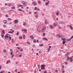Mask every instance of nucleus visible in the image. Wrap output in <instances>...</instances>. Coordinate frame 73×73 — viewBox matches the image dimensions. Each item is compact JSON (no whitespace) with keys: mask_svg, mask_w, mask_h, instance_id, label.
<instances>
[{"mask_svg":"<svg viewBox=\"0 0 73 73\" xmlns=\"http://www.w3.org/2000/svg\"><path fill=\"white\" fill-rule=\"evenodd\" d=\"M45 65L44 64L42 65L41 66V69H42V70L45 69Z\"/></svg>","mask_w":73,"mask_h":73,"instance_id":"1","label":"nucleus"},{"mask_svg":"<svg viewBox=\"0 0 73 73\" xmlns=\"http://www.w3.org/2000/svg\"><path fill=\"white\" fill-rule=\"evenodd\" d=\"M67 58H68V59L67 60V61H68L69 60H70L71 62H72V61H73V59H72V57H70V58H69V56H68Z\"/></svg>","mask_w":73,"mask_h":73,"instance_id":"2","label":"nucleus"},{"mask_svg":"<svg viewBox=\"0 0 73 73\" xmlns=\"http://www.w3.org/2000/svg\"><path fill=\"white\" fill-rule=\"evenodd\" d=\"M33 4L34 6L36 5H37V3L35 2H33L32 3Z\"/></svg>","mask_w":73,"mask_h":73,"instance_id":"3","label":"nucleus"},{"mask_svg":"<svg viewBox=\"0 0 73 73\" xmlns=\"http://www.w3.org/2000/svg\"><path fill=\"white\" fill-rule=\"evenodd\" d=\"M45 29H46V27H44L43 29H42V32H44V31H45Z\"/></svg>","mask_w":73,"mask_h":73,"instance_id":"4","label":"nucleus"},{"mask_svg":"<svg viewBox=\"0 0 73 73\" xmlns=\"http://www.w3.org/2000/svg\"><path fill=\"white\" fill-rule=\"evenodd\" d=\"M23 5L24 6H26V5H27V3H26L24 2H23Z\"/></svg>","mask_w":73,"mask_h":73,"instance_id":"5","label":"nucleus"},{"mask_svg":"<svg viewBox=\"0 0 73 73\" xmlns=\"http://www.w3.org/2000/svg\"><path fill=\"white\" fill-rule=\"evenodd\" d=\"M18 20H15V21H14V23H15V24H17V23H18Z\"/></svg>","mask_w":73,"mask_h":73,"instance_id":"6","label":"nucleus"},{"mask_svg":"<svg viewBox=\"0 0 73 73\" xmlns=\"http://www.w3.org/2000/svg\"><path fill=\"white\" fill-rule=\"evenodd\" d=\"M42 39L43 40H47V41H48V40L45 37L42 38Z\"/></svg>","mask_w":73,"mask_h":73,"instance_id":"7","label":"nucleus"},{"mask_svg":"<svg viewBox=\"0 0 73 73\" xmlns=\"http://www.w3.org/2000/svg\"><path fill=\"white\" fill-rule=\"evenodd\" d=\"M5 38L7 40L8 38V36L5 35Z\"/></svg>","mask_w":73,"mask_h":73,"instance_id":"8","label":"nucleus"},{"mask_svg":"<svg viewBox=\"0 0 73 73\" xmlns=\"http://www.w3.org/2000/svg\"><path fill=\"white\" fill-rule=\"evenodd\" d=\"M49 2H50V1H48V2L46 3L45 4L46 5H48V4H49Z\"/></svg>","mask_w":73,"mask_h":73,"instance_id":"9","label":"nucleus"},{"mask_svg":"<svg viewBox=\"0 0 73 73\" xmlns=\"http://www.w3.org/2000/svg\"><path fill=\"white\" fill-rule=\"evenodd\" d=\"M3 22L4 23L6 24L7 23V21L6 20H4L3 21Z\"/></svg>","mask_w":73,"mask_h":73,"instance_id":"10","label":"nucleus"},{"mask_svg":"<svg viewBox=\"0 0 73 73\" xmlns=\"http://www.w3.org/2000/svg\"><path fill=\"white\" fill-rule=\"evenodd\" d=\"M57 36L58 37H62V35H57Z\"/></svg>","mask_w":73,"mask_h":73,"instance_id":"11","label":"nucleus"},{"mask_svg":"<svg viewBox=\"0 0 73 73\" xmlns=\"http://www.w3.org/2000/svg\"><path fill=\"white\" fill-rule=\"evenodd\" d=\"M12 32L9 31L8 32V33H13V32H14V31L13 30H12Z\"/></svg>","mask_w":73,"mask_h":73,"instance_id":"12","label":"nucleus"},{"mask_svg":"<svg viewBox=\"0 0 73 73\" xmlns=\"http://www.w3.org/2000/svg\"><path fill=\"white\" fill-rule=\"evenodd\" d=\"M69 52H67V54H66L65 55V57H66V56H68V55H69Z\"/></svg>","mask_w":73,"mask_h":73,"instance_id":"13","label":"nucleus"},{"mask_svg":"<svg viewBox=\"0 0 73 73\" xmlns=\"http://www.w3.org/2000/svg\"><path fill=\"white\" fill-rule=\"evenodd\" d=\"M65 42H66V41L63 40V45H64V44H65Z\"/></svg>","mask_w":73,"mask_h":73,"instance_id":"14","label":"nucleus"},{"mask_svg":"<svg viewBox=\"0 0 73 73\" xmlns=\"http://www.w3.org/2000/svg\"><path fill=\"white\" fill-rule=\"evenodd\" d=\"M70 28L72 30L73 29V28L72 27V26H71V25L70 26Z\"/></svg>","mask_w":73,"mask_h":73,"instance_id":"15","label":"nucleus"},{"mask_svg":"<svg viewBox=\"0 0 73 73\" xmlns=\"http://www.w3.org/2000/svg\"><path fill=\"white\" fill-rule=\"evenodd\" d=\"M50 27L51 29H52L53 28V27L52 26V25H50Z\"/></svg>","mask_w":73,"mask_h":73,"instance_id":"16","label":"nucleus"},{"mask_svg":"<svg viewBox=\"0 0 73 73\" xmlns=\"http://www.w3.org/2000/svg\"><path fill=\"white\" fill-rule=\"evenodd\" d=\"M73 38V35H72V37H71V38H70V40H69V41H70V40H71V39H72V38Z\"/></svg>","mask_w":73,"mask_h":73,"instance_id":"17","label":"nucleus"},{"mask_svg":"<svg viewBox=\"0 0 73 73\" xmlns=\"http://www.w3.org/2000/svg\"><path fill=\"white\" fill-rule=\"evenodd\" d=\"M9 38L10 40H11V39H12V38H11V35L9 36Z\"/></svg>","mask_w":73,"mask_h":73,"instance_id":"18","label":"nucleus"},{"mask_svg":"<svg viewBox=\"0 0 73 73\" xmlns=\"http://www.w3.org/2000/svg\"><path fill=\"white\" fill-rule=\"evenodd\" d=\"M44 45H43V44H40L39 45V46H42Z\"/></svg>","mask_w":73,"mask_h":73,"instance_id":"19","label":"nucleus"},{"mask_svg":"<svg viewBox=\"0 0 73 73\" xmlns=\"http://www.w3.org/2000/svg\"><path fill=\"white\" fill-rule=\"evenodd\" d=\"M33 42H36V39H34V41H33Z\"/></svg>","mask_w":73,"mask_h":73,"instance_id":"20","label":"nucleus"},{"mask_svg":"<svg viewBox=\"0 0 73 73\" xmlns=\"http://www.w3.org/2000/svg\"><path fill=\"white\" fill-rule=\"evenodd\" d=\"M2 33L3 34H5V31L4 30L2 31Z\"/></svg>","mask_w":73,"mask_h":73,"instance_id":"21","label":"nucleus"},{"mask_svg":"<svg viewBox=\"0 0 73 73\" xmlns=\"http://www.w3.org/2000/svg\"><path fill=\"white\" fill-rule=\"evenodd\" d=\"M38 14V13L37 12H34V14H36V15H37V14Z\"/></svg>","mask_w":73,"mask_h":73,"instance_id":"22","label":"nucleus"},{"mask_svg":"<svg viewBox=\"0 0 73 73\" xmlns=\"http://www.w3.org/2000/svg\"><path fill=\"white\" fill-rule=\"evenodd\" d=\"M37 31L38 32H41V31L39 30L38 29H37Z\"/></svg>","mask_w":73,"mask_h":73,"instance_id":"23","label":"nucleus"},{"mask_svg":"<svg viewBox=\"0 0 73 73\" xmlns=\"http://www.w3.org/2000/svg\"><path fill=\"white\" fill-rule=\"evenodd\" d=\"M19 35V32L17 31L16 34V35Z\"/></svg>","mask_w":73,"mask_h":73,"instance_id":"24","label":"nucleus"},{"mask_svg":"<svg viewBox=\"0 0 73 73\" xmlns=\"http://www.w3.org/2000/svg\"><path fill=\"white\" fill-rule=\"evenodd\" d=\"M56 15H59V13H58V12H57L56 13Z\"/></svg>","mask_w":73,"mask_h":73,"instance_id":"25","label":"nucleus"},{"mask_svg":"<svg viewBox=\"0 0 73 73\" xmlns=\"http://www.w3.org/2000/svg\"><path fill=\"white\" fill-rule=\"evenodd\" d=\"M25 33H27V31L26 29H25V31H24Z\"/></svg>","mask_w":73,"mask_h":73,"instance_id":"26","label":"nucleus"},{"mask_svg":"<svg viewBox=\"0 0 73 73\" xmlns=\"http://www.w3.org/2000/svg\"><path fill=\"white\" fill-rule=\"evenodd\" d=\"M1 36L2 37V38H3V37H4V35L3 34H2L1 35Z\"/></svg>","mask_w":73,"mask_h":73,"instance_id":"27","label":"nucleus"},{"mask_svg":"<svg viewBox=\"0 0 73 73\" xmlns=\"http://www.w3.org/2000/svg\"><path fill=\"white\" fill-rule=\"evenodd\" d=\"M3 51L4 52H5V53H6V51L5 50V49L3 50Z\"/></svg>","mask_w":73,"mask_h":73,"instance_id":"28","label":"nucleus"},{"mask_svg":"<svg viewBox=\"0 0 73 73\" xmlns=\"http://www.w3.org/2000/svg\"><path fill=\"white\" fill-rule=\"evenodd\" d=\"M54 27H56V26H57V25H56V24H55V23L54 24Z\"/></svg>","mask_w":73,"mask_h":73,"instance_id":"29","label":"nucleus"},{"mask_svg":"<svg viewBox=\"0 0 73 73\" xmlns=\"http://www.w3.org/2000/svg\"><path fill=\"white\" fill-rule=\"evenodd\" d=\"M13 55V52H11V55Z\"/></svg>","mask_w":73,"mask_h":73,"instance_id":"30","label":"nucleus"},{"mask_svg":"<svg viewBox=\"0 0 73 73\" xmlns=\"http://www.w3.org/2000/svg\"><path fill=\"white\" fill-rule=\"evenodd\" d=\"M23 6V5H18V6L19 7H22Z\"/></svg>","mask_w":73,"mask_h":73,"instance_id":"31","label":"nucleus"},{"mask_svg":"<svg viewBox=\"0 0 73 73\" xmlns=\"http://www.w3.org/2000/svg\"><path fill=\"white\" fill-rule=\"evenodd\" d=\"M15 7H12V9H15Z\"/></svg>","mask_w":73,"mask_h":73,"instance_id":"32","label":"nucleus"},{"mask_svg":"<svg viewBox=\"0 0 73 73\" xmlns=\"http://www.w3.org/2000/svg\"><path fill=\"white\" fill-rule=\"evenodd\" d=\"M4 72L3 71H2L1 72H0V73H4Z\"/></svg>","mask_w":73,"mask_h":73,"instance_id":"33","label":"nucleus"},{"mask_svg":"<svg viewBox=\"0 0 73 73\" xmlns=\"http://www.w3.org/2000/svg\"><path fill=\"white\" fill-rule=\"evenodd\" d=\"M23 25H24V26H25V25H26V23H25L24 24H23Z\"/></svg>","mask_w":73,"mask_h":73,"instance_id":"34","label":"nucleus"},{"mask_svg":"<svg viewBox=\"0 0 73 73\" xmlns=\"http://www.w3.org/2000/svg\"><path fill=\"white\" fill-rule=\"evenodd\" d=\"M5 16H6V17H8V15H5Z\"/></svg>","mask_w":73,"mask_h":73,"instance_id":"35","label":"nucleus"},{"mask_svg":"<svg viewBox=\"0 0 73 73\" xmlns=\"http://www.w3.org/2000/svg\"><path fill=\"white\" fill-rule=\"evenodd\" d=\"M27 44H31V43L28 42H27Z\"/></svg>","mask_w":73,"mask_h":73,"instance_id":"36","label":"nucleus"},{"mask_svg":"<svg viewBox=\"0 0 73 73\" xmlns=\"http://www.w3.org/2000/svg\"><path fill=\"white\" fill-rule=\"evenodd\" d=\"M35 17H36V18H37L38 17V15H35Z\"/></svg>","mask_w":73,"mask_h":73,"instance_id":"37","label":"nucleus"},{"mask_svg":"<svg viewBox=\"0 0 73 73\" xmlns=\"http://www.w3.org/2000/svg\"><path fill=\"white\" fill-rule=\"evenodd\" d=\"M19 11H21V10H22V9H18Z\"/></svg>","mask_w":73,"mask_h":73,"instance_id":"38","label":"nucleus"},{"mask_svg":"<svg viewBox=\"0 0 73 73\" xmlns=\"http://www.w3.org/2000/svg\"><path fill=\"white\" fill-rule=\"evenodd\" d=\"M61 40H63V41H64V40H65V38H61Z\"/></svg>","mask_w":73,"mask_h":73,"instance_id":"39","label":"nucleus"},{"mask_svg":"<svg viewBox=\"0 0 73 73\" xmlns=\"http://www.w3.org/2000/svg\"><path fill=\"white\" fill-rule=\"evenodd\" d=\"M14 54H13V55H12V58H13V57H14Z\"/></svg>","mask_w":73,"mask_h":73,"instance_id":"40","label":"nucleus"},{"mask_svg":"<svg viewBox=\"0 0 73 73\" xmlns=\"http://www.w3.org/2000/svg\"><path fill=\"white\" fill-rule=\"evenodd\" d=\"M8 20H11V19L10 18H9L8 19Z\"/></svg>","mask_w":73,"mask_h":73,"instance_id":"41","label":"nucleus"},{"mask_svg":"<svg viewBox=\"0 0 73 73\" xmlns=\"http://www.w3.org/2000/svg\"><path fill=\"white\" fill-rule=\"evenodd\" d=\"M21 12H24V11L23 10H21Z\"/></svg>","mask_w":73,"mask_h":73,"instance_id":"42","label":"nucleus"},{"mask_svg":"<svg viewBox=\"0 0 73 73\" xmlns=\"http://www.w3.org/2000/svg\"><path fill=\"white\" fill-rule=\"evenodd\" d=\"M33 37V35H31L30 36V38H31V37Z\"/></svg>","mask_w":73,"mask_h":73,"instance_id":"43","label":"nucleus"},{"mask_svg":"<svg viewBox=\"0 0 73 73\" xmlns=\"http://www.w3.org/2000/svg\"><path fill=\"white\" fill-rule=\"evenodd\" d=\"M22 37L21 36H20L19 37V38H20V39H21V38H22Z\"/></svg>","mask_w":73,"mask_h":73,"instance_id":"44","label":"nucleus"},{"mask_svg":"<svg viewBox=\"0 0 73 73\" xmlns=\"http://www.w3.org/2000/svg\"><path fill=\"white\" fill-rule=\"evenodd\" d=\"M31 39L32 40H33V39H34V37H33V36L32 37V38H31Z\"/></svg>","mask_w":73,"mask_h":73,"instance_id":"45","label":"nucleus"},{"mask_svg":"<svg viewBox=\"0 0 73 73\" xmlns=\"http://www.w3.org/2000/svg\"><path fill=\"white\" fill-rule=\"evenodd\" d=\"M23 49H21L20 50L21 52H23Z\"/></svg>","mask_w":73,"mask_h":73,"instance_id":"46","label":"nucleus"},{"mask_svg":"<svg viewBox=\"0 0 73 73\" xmlns=\"http://www.w3.org/2000/svg\"><path fill=\"white\" fill-rule=\"evenodd\" d=\"M47 73V71H45L44 72V73Z\"/></svg>","mask_w":73,"mask_h":73,"instance_id":"47","label":"nucleus"},{"mask_svg":"<svg viewBox=\"0 0 73 73\" xmlns=\"http://www.w3.org/2000/svg\"><path fill=\"white\" fill-rule=\"evenodd\" d=\"M17 69H16L15 70V71L16 72H17Z\"/></svg>","mask_w":73,"mask_h":73,"instance_id":"48","label":"nucleus"},{"mask_svg":"<svg viewBox=\"0 0 73 73\" xmlns=\"http://www.w3.org/2000/svg\"><path fill=\"white\" fill-rule=\"evenodd\" d=\"M45 33H43V36H45Z\"/></svg>","mask_w":73,"mask_h":73,"instance_id":"49","label":"nucleus"},{"mask_svg":"<svg viewBox=\"0 0 73 73\" xmlns=\"http://www.w3.org/2000/svg\"><path fill=\"white\" fill-rule=\"evenodd\" d=\"M36 9H37V7H35V10H36Z\"/></svg>","mask_w":73,"mask_h":73,"instance_id":"50","label":"nucleus"},{"mask_svg":"<svg viewBox=\"0 0 73 73\" xmlns=\"http://www.w3.org/2000/svg\"><path fill=\"white\" fill-rule=\"evenodd\" d=\"M18 45H19V44L17 43L16 44V46H18Z\"/></svg>","mask_w":73,"mask_h":73,"instance_id":"51","label":"nucleus"},{"mask_svg":"<svg viewBox=\"0 0 73 73\" xmlns=\"http://www.w3.org/2000/svg\"><path fill=\"white\" fill-rule=\"evenodd\" d=\"M49 48L50 49V48H51V46H49Z\"/></svg>","mask_w":73,"mask_h":73,"instance_id":"52","label":"nucleus"},{"mask_svg":"<svg viewBox=\"0 0 73 73\" xmlns=\"http://www.w3.org/2000/svg\"><path fill=\"white\" fill-rule=\"evenodd\" d=\"M55 72H56V73H58V70H56Z\"/></svg>","mask_w":73,"mask_h":73,"instance_id":"53","label":"nucleus"},{"mask_svg":"<svg viewBox=\"0 0 73 73\" xmlns=\"http://www.w3.org/2000/svg\"><path fill=\"white\" fill-rule=\"evenodd\" d=\"M29 13H30V14H31V13H32V12L31 11H30L29 12Z\"/></svg>","mask_w":73,"mask_h":73,"instance_id":"54","label":"nucleus"},{"mask_svg":"<svg viewBox=\"0 0 73 73\" xmlns=\"http://www.w3.org/2000/svg\"><path fill=\"white\" fill-rule=\"evenodd\" d=\"M48 50H50V48H48Z\"/></svg>","mask_w":73,"mask_h":73,"instance_id":"55","label":"nucleus"},{"mask_svg":"<svg viewBox=\"0 0 73 73\" xmlns=\"http://www.w3.org/2000/svg\"><path fill=\"white\" fill-rule=\"evenodd\" d=\"M17 48L18 49H20V47H17Z\"/></svg>","mask_w":73,"mask_h":73,"instance_id":"56","label":"nucleus"},{"mask_svg":"<svg viewBox=\"0 0 73 73\" xmlns=\"http://www.w3.org/2000/svg\"><path fill=\"white\" fill-rule=\"evenodd\" d=\"M5 27H6L5 25H3V27H4L5 28Z\"/></svg>","mask_w":73,"mask_h":73,"instance_id":"57","label":"nucleus"},{"mask_svg":"<svg viewBox=\"0 0 73 73\" xmlns=\"http://www.w3.org/2000/svg\"><path fill=\"white\" fill-rule=\"evenodd\" d=\"M23 38L24 39H25V36H23Z\"/></svg>","mask_w":73,"mask_h":73,"instance_id":"58","label":"nucleus"},{"mask_svg":"<svg viewBox=\"0 0 73 73\" xmlns=\"http://www.w3.org/2000/svg\"><path fill=\"white\" fill-rule=\"evenodd\" d=\"M37 42H38V39L37 40Z\"/></svg>","mask_w":73,"mask_h":73,"instance_id":"59","label":"nucleus"},{"mask_svg":"<svg viewBox=\"0 0 73 73\" xmlns=\"http://www.w3.org/2000/svg\"><path fill=\"white\" fill-rule=\"evenodd\" d=\"M36 11H40V9H38Z\"/></svg>","mask_w":73,"mask_h":73,"instance_id":"60","label":"nucleus"},{"mask_svg":"<svg viewBox=\"0 0 73 73\" xmlns=\"http://www.w3.org/2000/svg\"><path fill=\"white\" fill-rule=\"evenodd\" d=\"M8 62H9V61H7L6 62V64H8Z\"/></svg>","mask_w":73,"mask_h":73,"instance_id":"61","label":"nucleus"},{"mask_svg":"<svg viewBox=\"0 0 73 73\" xmlns=\"http://www.w3.org/2000/svg\"><path fill=\"white\" fill-rule=\"evenodd\" d=\"M19 57H21V55H20L19 56Z\"/></svg>","mask_w":73,"mask_h":73,"instance_id":"62","label":"nucleus"},{"mask_svg":"<svg viewBox=\"0 0 73 73\" xmlns=\"http://www.w3.org/2000/svg\"><path fill=\"white\" fill-rule=\"evenodd\" d=\"M62 68H64V66H62Z\"/></svg>","mask_w":73,"mask_h":73,"instance_id":"63","label":"nucleus"},{"mask_svg":"<svg viewBox=\"0 0 73 73\" xmlns=\"http://www.w3.org/2000/svg\"><path fill=\"white\" fill-rule=\"evenodd\" d=\"M64 72H65V71H63L62 72V73H64Z\"/></svg>","mask_w":73,"mask_h":73,"instance_id":"64","label":"nucleus"}]
</instances>
